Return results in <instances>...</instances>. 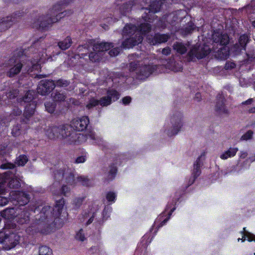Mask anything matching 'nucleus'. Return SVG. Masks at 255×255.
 I'll return each mask as SVG.
<instances>
[{
    "label": "nucleus",
    "mask_w": 255,
    "mask_h": 255,
    "mask_svg": "<svg viewBox=\"0 0 255 255\" xmlns=\"http://www.w3.org/2000/svg\"><path fill=\"white\" fill-rule=\"evenodd\" d=\"M253 133L254 132L252 130H249L242 136L241 139L242 140H247L250 139L252 138Z\"/></svg>",
    "instance_id": "obj_39"
},
{
    "label": "nucleus",
    "mask_w": 255,
    "mask_h": 255,
    "mask_svg": "<svg viewBox=\"0 0 255 255\" xmlns=\"http://www.w3.org/2000/svg\"><path fill=\"white\" fill-rule=\"evenodd\" d=\"M170 53H171V49L168 47H165L162 50V54L163 55L167 56V55H169L170 54Z\"/></svg>",
    "instance_id": "obj_58"
},
{
    "label": "nucleus",
    "mask_w": 255,
    "mask_h": 255,
    "mask_svg": "<svg viewBox=\"0 0 255 255\" xmlns=\"http://www.w3.org/2000/svg\"><path fill=\"white\" fill-rule=\"evenodd\" d=\"M49 130H51V132L47 133V136L50 139H54L60 136L59 126H49Z\"/></svg>",
    "instance_id": "obj_25"
},
{
    "label": "nucleus",
    "mask_w": 255,
    "mask_h": 255,
    "mask_svg": "<svg viewBox=\"0 0 255 255\" xmlns=\"http://www.w3.org/2000/svg\"><path fill=\"white\" fill-rule=\"evenodd\" d=\"M171 123L172 125V128L171 129H169L167 132V134L169 136L176 134L182 126L181 118L175 115L171 118Z\"/></svg>",
    "instance_id": "obj_15"
},
{
    "label": "nucleus",
    "mask_w": 255,
    "mask_h": 255,
    "mask_svg": "<svg viewBox=\"0 0 255 255\" xmlns=\"http://www.w3.org/2000/svg\"><path fill=\"white\" fill-rule=\"evenodd\" d=\"M61 10L59 4L55 5L46 16L39 17L34 26L42 29L48 27L52 23L57 22L59 19L67 14V11L60 12Z\"/></svg>",
    "instance_id": "obj_3"
},
{
    "label": "nucleus",
    "mask_w": 255,
    "mask_h": 255,
    "mask_svg": "<svg viewBox=\"0 0 255 255\" xmlns=\"http://www.w3.org/2000/svg\"><path fill=\"white\" fill-rule=\"evenodd\" d=\"M0 178L3 179L4 182L10 189H18L20 187V179L17 174L13 173L10 171H7L0 175Z\"/></svg>",
    "instance_id": "obj_10"
},
{
    "label": "nucleus",
    "mask_w": 255,
    "mask_h": 255,
    "mask_svg": "<svg viewBox=\"0 0 255 255\" xmlns=\"http://www.w3.org/2000/svg\"><path fill=\"white\" fill-rule=\"evenodd\" d=\"M5 65L6 67L9 68L7 75L9 77H14L15 75L19 73L23 66L18 57L11 58Z\"/></svg>",
    "instance_id": "obj_11"
},
{
    "label": "nucleus",
    "mask_w": 255,
    "mask_h": 255,
    "mask_svg": "<svg viewBox=\"0 0 255 255\" xmlns=\"http://www.w3.org/2000/svg\"><path fill=\"white\" fill-rule=\"evenodd\" d=\"M69 84L68 81L62 79H59L55 83V86L66 87Z\"/></svg>",
    "instance_id": "obj_45"
},
{
    "label": "nucleus",
    "mask_w": 255,
    "mask_h": 255,
    "mask_svg": "<svg viewBox=\"0 0 255 255\" xmlns=\"http://www.w3.org/2000/svg\"><path fill=\"white\" fill-rule=\"evenodd\" d=\"M52 251L47 246H43L39 248V255H52Z\"/></svg>",
    "instance_id": "obj_36"
},
{
    "label": "nucleus",
    "mask_w": 255,
    "mask_h": 255,
    "mask_svg": "<svg viewBox=\"0 0 255 255\" xmlns=\"http://www.w3.org/2000/svg\"><path fill=\"white\" fill-rule=\"evenodd\" d=\"M36 95L35 92L33 90H29L27 92L24 97L22 98L20 102L23 101L24 103L31 102L34 99V96Z\"/></svg>",
    "instance_id": "obj_31"
},
{
    "label": "nucleus",
    "mask_w": 255,
    "mask_h": 255,
    "mask_svg": "<svg viewBox=\"0 0 255 255\" xmlns=\"http://www.w3.org/2000/svg\"><path fill=\"white\" fill-rule=\"evenodd\" d=\"M197 178V177H195V176L192 175L191 178L189 179L188 182V186L193 184Z\"/></svg>",
    "instance_id": "obj_60"
},
{
    "label": "nucleus",
    "mask_w": 255,
    "mask_h": 255,
    "mask_svg": "<svg viewBox=\"0 0 255 255\" xmlns=\"http://www.w3.org/2000/svg\"><path fill=\"white\" fill-rule=\"evenodd\" d=\"M175 208H172L170 212L169 213V217L167 218H166L165 219H164L160 224V225L159 227H162L163 226V225H164L167 222V221L169 220V219L170 218V216H171V215L172 214V212L175 210Z\"/></svg>",
    "instance_id": "obj_54"
},
{
    "label": "nucleus",
    "mask_w": 255,
    "mask_h": 255,
    "mask_svg": "<svg viewBox=\"0 0 255 255\" xmlns=\"http://www.w3.org/2000/svg\"><path fill=\"white\" fill-rule=\"evenodd\" d=\"M77 181L81 182L83 186H89L91 184V181L88 178L80 176L77 178Z\"/></svg>",
    "instance_id": "obj_37"
},
{
    "label": "nucleus",
    "mask_w": 255,
    "mask_h": 255,
    "mask_svg": "<svg viewBox=\"0 0 255 255\" xmlns=\"http://www.w3.org/2000/svg\"><path fill=\"white\" fill-rule=\"evenodd\" d=\"M130 60H135L134 61H132L129 64V70L133 71L139 68V75L138 78L140 79H144L148 77L154 70L155 66H151L149 65L144 66L142 65V63L139 60L136 59V55H131L129 56Z\"/></svg>",
    "instance_id": "obj_5"
},
{
    "label": "nucleus",
    "mask_w": 255,
    "mask_h": 255,
    "mask_svg": "<svg viewBox=\"0 0 255 255\" xmlns=\"http://www.w3.org/2000/svg\"><path fill=\"white\" fill-rule=\"evenodd\" d=\"M214 42L220 43L221 45H226L229 41V36L227 34H222L220 31H214L212 34Z\"/></svg>",
    "instance_id": "obj_16"
},
{
    "label": "nucleus",
    "mask_w": 255,
    "mask_h": 255,
    "mask_svg": "<svg viewBox=\"0 0 255 255\" xmlns=\"http://www.w3.org/2000/svg\"><path fill=\"white\" fill-rule=\"evenodd\" d=\"M5 185L3 179L0 178V195L3 194L6 190Z\"/></svg>",
    "instance_id": "obj_44"
},
{
    "label": "nucleus",
    "mask_w": 255,
    "mask_h": 255,
    "mask_svg": "<svg viewBox=\"0 0 255 255\" xmlns=\"http://www.w3.org/2000/svg\"><path fill=\"white\" fill-rule=\"evenodd\" d=\"M86 157L85 156H80L78 157L76 160L75 163H84L86 161Z\"/></svg>",
    "instance_id": "obj_53"
},
{
    "label": "nucleus",
    "mask_w": 255,
    "mask_h": 255,
    "mask_svg": "<svg viewBox=\"0 0 255 255\" xmlns=\"http://www.w3.org/2000/svg\"><path fill=\"white\" fill-rule=\"evenodd\" d=\"M84 199V198L83 197H77L75 198L73 200L72 203L74 208H75L76 209L79 208L82 204Z\"/></svg>",
    "instance_id": "obj_38"
},
{
    "label": "nucleus",
    "mask_w": 255,
    "mask_h": 255,
    "mask_svg": "<svg viewBox=\"0 0 255 255\" xmlns=\"http://www.w3.org/2000/svg\"><path fill=\"white\" fill-rule=\"evenodd\" d=\"M53 100L57 102L63 101L66 98V95L64 92H55L53 94Z\"/></svg>",
    "instance_id": "obj_32"
},
{
    "label": "nucleus",
    "mask_w": 255,
    "mask_h": 255,
    "mask_svg": "<svg viewBox=\"0 0 255 255\" xmlns=\"http://www.w3.org/2000/svg\"><path fill=\"white\" fill-rule=\"evenodd\" d=\"M238 150L237 147H230L227 151L221 154L220 157L222 159H227L228 158L234 157Z\"/></svg>",
    "instance_id": "obj_23"
},
{
    "label": "nucleus",
    "mask_w": 255,
    "mask_h": 255,
    "mask_svg": "<svg viewBox=\"0 0 255 255\" xmlns=\"http://www.w3.org/2000/svg\"><path fill=\"white\" fill-rule=\"evenodd\" d=\"M249 41V38L247 35H242L240 36L239 40V44L235 45L234 47L236 49L237 52H240L242 50L245 49L246 45Z\"/></svg>",
    "instance_id": "obj_21"
},
{
    "label": "nucleus",
    "mask_w": 255,
    "mask_h": 255,
    "mask_svg": "<svg viewBox=\"0 0 255 255\" xmlns=\"http://www.w3.org/2000/svg\"><path fill=\"white\" fill-rule=\"evenodd\" d=\"M70 189L66 185L62 187L60 190L61 193L65 196H68L70 195Z\"/></svg>",
    "instance_id": "obj_41"
},
{
    "label": "nucleus",
    "mask_w": 255,
    "mask_h": 255,
    "mask_svg": "<svg viewBox=\"0 0 255 255\" xmlns=\"http://www.w3.org/2000/svg\"><path fill=\"white\" fill-rule=\"evenodd\" d=\"M113 47V43L101 42L95 43L93 47V51L89 54V59L92 62L99 61L103 55L104 52L109 50L111 47Z\"/></svg>",
    "instance_id": "obj_8"
},
{
    "label": "nucleus",
    "mask_w": 255,
    "mask_h": 255,
    "mask_svg": "<svg viewBox=\"0 0 255 255\" xmlns=\"http://www.w3.org/2000/svg\"><path fill=\"white\" fill-rule=\"evenodd\" d=\"M89 124V118L85 116L74 119L71 122L73 129L79 131L85 129Z\"/></svg>",
    "instance_id": "obj_14"
},
{
    "label": "nucleus",
    "mask_w": 255,
    "mask_h": 255,
    "mask_svg": "<svg viewBox=\"0 0 255 255\" xmlns=\"http://www.w3.org/2000/svg\"><path fill=\"white\" fill-rule=\"evenodd\" d=\"M18 94V91L17 90H13L12 91H10L8 93V96H7V97L9 99H13L17 96Z\"/></svg>",
    "instance_id": "obj_52"
},
{
    "label": "nucleus",
    "mask_w": 255,
    "mask_h": 255,
    "mask_svg": "<svg viewBox=\"0 0 255 255\" xmlns=\"http://www.w3.org/2000/svg\"><path fill=\"white\" fill-rule=\"evenodd\" d=\"M195 27V25L192 22H189L188 26L185 27V33L187 34L190 33L192 30L194 29Z\"/></svg>",
    "instance_id": "obj_49"
},
{
    "label": "nucleus",
    "mask_w": 255,
    "mask_h": 255,
    "mask_svg": "<svg viewBox=\"0 0 255 255\" xmlns=\"http://www.w3.org/2000/svg\"><path fill=\"white\" fill-rule=\"evenodd\" d=\"M7 235L3 232H0V243L7 244Z\"/></svg>",
    "instance_id": "obj_50"
},
{
    "label": "nucleus",
    "mask_w": 255,
    "mask_h": 255,
    "mask_svg": "<svg viewBox=\"0 0 255 255\" xmlns=\"http://www.w3.org/2000/svg\"><path fill=\"white\" fill-rule=\"evenodd\" d=\"M76 238L77 240L80 241H84L85 240V235L83 233V230L81 229L79 232L76 234Z\"/></svg>",
    "instance_id": "obj_47"
},
{
    "label": "nucleus",
    "mask_w": 255,
    "mask_h": 255,
    "mask_svg": "<svg viewBox=\"0 0 255 255\" xmlns=\"http://www.w3.org/2000/svg\"><path fill=\"white\" fill-rule=\"evenodd\" d=\"M205 153H203L196 159L193 164V169L192 171V175L195 177H198L201 173V167L203 165V160H204Z\"/></svg>",
    "instance_id": "obj_17"
},
{
    "label": "nucleus",
    "mask_w": 255,
    "mask_h": 255,
    "mask_svg": "<svg viewBox=\"0 0 255 255\" xmlns=\"http://www.w3.org/2000/svg\"><path fill=\"white\" fill-rule=\"evenodd\" d=\"M14 21L15 17H6L0 19V31L7 29Z\"/></svg>",
    "instance_id": "obj_20"
},
{
    "label": "nucleus",
    "mask_w": 255,
    "mask_h": 255,
    "mask_svg": "<svg viewBox=\"0 0 255 255\" xmlns=\"http://www.w3.org/2000/svg\"><path fill=\"white\" fill-rule=\"evenodd\" d=\"M33 113H24V116L25 117V119H23L22 120L23 122H25V123H27V121L28 119L32 116Z\"/></svg>",
    "instance_id": "obj_57"
},
{
    "label": "nucleus",
    "mask_w": 255,
    "mask_h": 255,
    "mask_svg": "<svg viewBox=\"0 0 255 255\" xmlns=\"http://www.w3.org/2000/svg\"><path fill=\"white\" fill-rule=\"evenodd\" d=\"M166 67L169 69L174 72H178L182 70V67L180 65H179L178 64H176L172 60H170V61L168 62Z\"/></svg>",
    "instance_id": "obj_30"
},
{
    "label": "nucleus",
    "mask_w": 255,
    "mask_h": 255,
    "mask_svg": "<svg viewBox=\"0 0 255 255\" xmlns=\"http://www.w3.org/2000/svg\"><path fill=\"white\" fill-rule=\"evenodd\" d=\"M120 48L117 47L111 49L109 52V54L111 56H115L118 55L120 53Z\"/></svg>",
    "instance_id": "obj_48"
},
{
    "label": "nucleus",
    "mask_w": 255,
    "mask_h": 255,
    "mask_svg": "<svg viewBox=\"0 0 255 255\" xmlns=\"http://www.w3.org/2000/svg\"><path fill=\"white\" fill-rule=\"evenodd\" d=\"M86 139L89 138L93 140H94V143L98 144L99 145H104V146H105L104 145L106 143L103 141V139L100 137L96 136L95 132L93 131H88L86 134Z\"/></svg>",
    "instance_id": "obj_24"
},
{
    "label": "nucleus",
    "mask_w": 255,
    "mask_h": 255,
    "mask_svg": "<svg viewBox=\"0 0 255 255\" xmlns=\"http://www.w3.org/2000/svg\"><path fill=\"white\" fill-rule=\"evenodd\" d=\"M248 155V153L246 151H241L240 157L241 158H245Z\"/></svg>",
    "instance_id": "obj_62"
},
{
    "label": "nucleus",
    "mask_w": 255,
    "mask_h": 255,
    "mask_svg": "<svg viewBox=\"0 0 255 255\" xmlns=\"http://www.w3.org/2000/svg\"><path fill=\"white\" fill-rule=\"evenodd\" d=\"M20 240V237L15 234L11 233L7 235V243L11 244V247H14L18 243Z\"/></svg>",
    "instance_id": "obj_28"
},
{
    "label": "nucleus",
    "mask_w": 255,
    "mask_h": 255,
    "mask_svg": "<svg viewBox=\"0 0 255 255\" xmlns=\"http://www.w3.org/2000/svg\"><path fill=\"white\" fill-rule=\"evenodd\" d=\"M46 56V54H45V55L44 54H42L38 59V61L37 60L34 62H31V67L26 69L27 71L28 72H32L35 70L38 71L41 69L40 63L44 62V59Z\"/></svg>",
    "instance_id": "obj_22"
},
{
    "label": "nucleus",
    "mask_w": 255,
    "mask_h": 255,
    "mask_svg": "<svg viewBox=\"0 0 255 255\" xmlns=\"http://www.w3.org/2000/svg\"><path fill=\"white\" fill-rule=\"evenodd\" d=\"M210 48L207 45L200 46L197 44L193 46L187 55V58L190 61H193L194 59H202L210 53Z\"/></svg>",
    "instance_id": "obj_9"
},
{
    "label": "nucleus",
    "mask_w": 255,
    "mask_h": 255,
    "mask_svg": "<svg viewBox=\"0 0 255 255\" xmlns=\"http://www.w3.org/2000/svg\"><path fill=\"white\" fill-rule=\"evenodd\" d=\"M64 205V200L61 199L56 201L54 208L44 206L41 211L35 216L34 220L26 229L27 233L33 235L36 233L47 234L51 231L53 218L61 214Z\"/></svg>",
    "instance_id": "obj_1"
},
{
    "label": "nucleus",
    "mask_w": 255,
    "mask_h": 255,
    "mask_svg": "<svg viewBox=\"0 0 255 255\" xmlns=\"http://www.w3.org/2000/svg\"><path fill=\"white\" fill-rule=\"evenodd\" d=\"M73 129L71 124L60 126V136L63 138H68L69 141L71 143H80L86 141V137L83 133H77Z\"/></svg>",
    "instance_id": "obj_4"
},
{
    "label": "nucleus",
    "mask_w": 255,
    "mask_h": 255,
    "mask_svg": "<svg viewBox=\"0 0 255 255\" xmlns=\"http://www.w3.org/2000/svg\"><path fill=\"white\" fill-rule=\"evenodd\" d=\"M72 43V41L71 37L69 36H67L63 40L59 42L58 43V45L61 49L65 50L67 49L71 46Z\"/></svg>",
    "instance_id": "obj_26"
},
{
    "label": "nucleus",
    "mask_w": 255,
    "mask_h": 255,
    "mask_svg": "<svg viewBox=\"0 0 255 255\" xmlns=\"http://www.w3.org/2000/svg\"><path fill=\"white\" fill-rule=\"evenodd\" d=\"M45 134L47 136V133L48 132H51V130H49V127H45L44 128H43Z\"/></svg>",
    "instance_id": "obj_63"
},
{
    "label": "nucleus",
    "mask_w": 255,
    "mask_h": 255,
    "mask_svg": "<svg viewBox=\"0 0 255 255\" xmlns=\"http://www.w3.org/2000/svg\"><path fill=\"white\" fill-rule=\"evenodd\" d=\"M30 214L27 210H24L16 215L14 220L20 225L27 224L30 220Z\"/></svg>",
    "instance_id": "obj_18"
},
{
    "label": "nucleus",
    "mask_w": 255,
    "mask_h": 255,
    "mask_svg": "<svg viewBox=\"0 0 255 255\" xmlns=\"http://www.w3.org/2000/svg\"><path fill=\"white\" fill-rule=\"evenodd\" d=\"M28 161V158L26 156L24 155H20L16 158L15 163L18 166L24 165Z\"/></svg>",
    "instance_id": "obj_35"
},
{
    "label": "nucleus",
    "mask_w": 255,
    "mask_h": 255,
    "mask_svg": "<svg viewBox=\"0 0 255 255\" xmlns=\"http://www.w3.org/2000/svg\"><path fill=\"white\" fill-rule=\"evenodd\" d=\"M55 87V82L52 80H41L38 86L37 92L41 95H46L49 94Z\"/></svg>",
    "instance_id": "obj_13"
},
{
    "label": "nucleus",
    "mask_w": 255,
    "mask_h": 255,
    "mask_svg": "<svg viewBox=\"0 0 255 255\" xmlns=\"http://www.w3.org/2000/svg\"><path fill=\"white\" fill-rule=\"evenodd\" d=\"M244 236H246L248 238V240L249 242H252L253 241H255V235L247 231H246V228H244Z\"/></svg>",
    "instance_id": "obj_42"
},
{
    "label": "nucleus",
    "mask_w": 255,
    "mask_h": 255,
    "mask_svg": "<svg viewBox=\"0 0 255 255\" xmlns=\"http://www.w3.org/2000/svg\"><path fill=\"white\" fill-rule=\"evenodd\" d=\"M120 97L119 93L115 90H110L107 92V96L102 97L99 100L95 99H92L87 104V107L88 110L92 108L101 106L102 107H106L110 105L112 102L117 100Z\"/></svg>",
    "instance_id": "obj_6"
},
{
    "label": "nucleus",
    "mask_w": 255,
    "mask_h": 255,
    "mask_svg": "<svg viewBox=\"0 0 255 255\" xmlns=\"http://www.w3.org/2000/svg\"><path fill=\"white\" fill-rule=\"evenodd\" d=\"M10 199L16 201L19 206H23L26 204L29 201L30 197L27 193L18 191H12L10 192Z\"/></svg>",
    "instance_id": "obj_12"
},
{
    "label": "nucleus",
    "mask_w": 255,
    "mask_h": 255,
    "mask_svg": "<svg viewBox=\"0 0 255 255\" xmlns=\"http://www.w3.org/2000/svg\"><path fill=\"white\" fill-rule=\"evenodd\" d=\"M182 11L181 10L180 11H178L177 12H176V13H170L169 14H168L166 17H165L164 19H166L167 22H168V23H170V24H173V21H176L178 20V17L177 15V14H179L180 12H181Z\"/></svg>",
    "instance_id": "obj_33"
},
{
    "label": "nucleus",
    "mask_w": 255,
    "mask_h": 255,
    "mask_svg": "<svg viewBox=\"0 0 255 255\" xmlns=\"http://www.w3.org/2000/svg\"><path fill=\"white\" fill-rule=\"evenodd\" d=\"M2 216L5 218L10 219L15 218V210L14 208H7L2 212Z\"/></svg>",
    "instance_id": "obj_29"
},
{
    "label": "nucleus",
    "mask_w": 255,
    "mask_h": 255,
    "mask_svg": "<svg viewBox=\"0 0 255 255\" xmlns=\"http://www.w3.org/2000/svg\"><path fill=\"white\" fill-rule=\"evenodd\" d=\"M54 177L55 181L58 183L64 181L66 183L73 185L77 182L74 173V170L67 166L55 171Z\"/></svg>",
    "instance_id": "obj_7"
},
{
    "label": "nucleus",
    "mask_w": 255,
    "mask_h": 255,
    "mask_svg": "<svg viewBox=\"0 0 255 255\" xmlns=\"http://www.w3.org/2000/svg\"><path fill=\"white\" fill-rule=\"evenodd\" d=\"M107 177V180L109 181L112 180L114 178L117 171V167L114 164L111 165Z\"/></svg>",
    "instance_id": "obj_34"
},
{
    "label": "nucleus",
    "mask_w": 255,
    "mask_h": 255,
    "mask_svg": "<svg viewBox=\"0 0 255 255\" xmlns=\"http://www.w3.org/2000/svg\"><path fill=\"white\" fill-rule=\"evenodd\" d=\"M173 48L178 53L180 54H183L185 53L187 50V47L184 44L178 42H176L174 43L173 45Z\"/></svg>",
    "instance_id": "obj_27"
},
{
    "label": "nucleus",
    "mask_w": 255,
    "mask_h": 255,
    "mask_svg": "<svg viewBox=\"0 0 255 255\" xmlns=\"http://www.w3.org/2000/svg\"><path fill=\"white\" fill-rule=\"evenodd\" d=\"M116 194L112 192H109L107 194L106 199L109 202H114L116 198Z\"/></svg>",
    "instance_id": "obj_46"
},
{
    "label": "nucleus",
    "mask_w": 255,
    "mask_h": 255,
    "mask_svg": "<svg viewBox=\"0 0 255 255\" xmlns=\"http://www.w3.org/2000/svg\"><path fill=\"white\" fill-rule=\"evenodd\" d=\"M6 227L9 229H14L16 228V225L11 222V221H8L5 224Z\"/></svg>",
    "instance_id": "obj_59"
},
{
    "label": "nucleus",
    "mask_w": 255,
    "mask_h": 255,
    "mask_svg": "<svg viewBox=\"0 0 255 255\" xmlns=\"http://www.w3.org/2000/svg\"><path fill=\"white\" fill-rule=\"evenodd\" d=\"M15 167V165L11 163H5L0 166L2 169H13Z\"/></svg>",
    "instance_id": "obj_51"
},
{
    "label": "nucleus",
    "mask_w": 255,
    "mask_h": 255,
    "mask_svg": "<svg viewBox=\"0 0 255 255\" xmlns=\"http://www.w3.org/2000/svg\"><path fill=\"white\" fill-rule=\"evenodd\" d=\"M132 5L130 3L125 4L122 6L123 14H126V13L130 10Z\"/></svg>",
    "instance_id": "obj_43"
},
{
    "label": "nucleus",
    "mask_w": 255,
    "mask_h": 255,
    "mask_svg": "<svg viewBox=\"0 0 255 255\" xmlns=\"http://www.w3.org/2000/svg\"><path fill=\"white\" fill-rule=\"evenodd\" d=\"M8 202V199L3 197H0V206H3Z\"/></svg>",
    "instance_id": "obj_55"
},
{
    "label": "nucleus",
    "mask_w": 255,
    "mask_h": 255,
    "mask_svg": "<svg viewBox=\"0 0 255 255\" xmlns=\"http://www.w3.org/2000/svg\"><path fill=\"white\" fill-rule=\"evenodd\" d=\"M169 37L168 34H156L151 40L148 39V40L150 44L155 45L166 42Z\"/></svg>",
    "instance_id": "obj_19"
},
{
    "label": "nucleus",
    "mask_w": 255,
    "mask_h": 255,
    "mask_svg": "<svg viewBox=\"0 0 255 255\" xmlns=\"http://www.w3.org/2000/svg\"><path fill=\"white\" fill-rule=\"evenodd\" d=\"M150 30L151 26L147 22L141 23L139 28L132 24H127L123 31V36L125 38L122 42L123 47L130 48L141 43L143 35L149 32Z\"/></svg>",
    "instance_id": "obj_2"
},
{
    "label": "nucleus",
    "mask_w": 255,
    "mask_h": 255,
    "mask_svg": "<svg viewBox=\"0 0 255 255\" xmlns=\"http://www.w3.org/2000/svg\"><path fill=\"white\" fill-rule=\"evenodd\" d=\"M131 98L129 96H127L123 98L122 102L123 104L127 105L129 104L131 102Z\"/></svg>",
    "instance_id": "obj_56"
},
{
    "label": "nucleus",
    "mask_w": 255,
    "mask_h": 255,
    "mask_svg": "<svg viewBox=\"0 0 255 255\" xmlns=\"http://www.w3.org/2000/svg\"><path fill=\"white\" fill-rule=\"evenodd\" d=\"M45 107L47 112H54L55 108V104L53 102H47L45 104Z\"/></svg>",
    "instance_id": "obj_40"
},
{
    "label": "nucleus",
    "mask_w": 255,
    "mask_h": 255,
    "mask_svg": "<svg viewBox=\"0 0 255 255\" xmlns=\"http://www.w3.org/2000/svg\"><path fill=\"white\" fill-rule=\"evenodd\" d=\"M201 99V94L200 93H197L195 96V99L197 101H199Z\"/></svg>",
    "instance_id": "obj_64"
},
{
    "label": "nucleus",
    "mask_w": 255,
    "mask_h": 255,
    "mask_svg": "<svg viewBox=\"0 0 255 255\" xmlns=\"http://www.w3.org/2000/svg\"><path fill=\"white\" fill-rule=\"evenodd\" d=\"M94 217H95V213H93L92 214V216L90 217V218L87 221V222L86 223V225H89L93 222V219H94Z\"/></svg>",
    "instance_id": "obj_61"
}]
</instances>
